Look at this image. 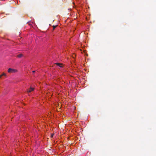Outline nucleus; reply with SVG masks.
Masks as SVG:
<instances>
[{
	"label": "nucleus",
	"instance_id": "obj_1",
	"mask_svg": "<svg viewBox=\"0 0 156 156\" xmlns=\"http://www.w3.org/2000/svg\"><path fill=\"white\" fill-rule=\"evenodd\" d=\"M16 72V70L10 68H9L8 70V72L9 73H15Z\"/></svg>",
	"mask_w": 156,
	"mask_h": 156
},
{
	"label": "nucleus",
	"instance_id": "obj_2",
	"mask_svg": "<svg viewBox=\"0 0 156 156\" xmlns=\"http://www.w3.org/2000/svg\"><path fill=\"white\" fill-rule=\"evenodd\" d=\"M34 90V88L31 87L30 89L27 90V93L30 92Z\"/></svg>",
	"mask_w": 156,
	"mask_h": 156
},
{
	"label": "nucleus",
	"instance_id": "obj_3",
	"mask_svg": "<svg viewBox=\"0 0 156 156\" xmlns=\"http://www.w3.org/2000/svg\"><path fill=\"white\" fill-rule=\"evenodd\" d=\"M55 64L57 65V66H58L61 67H62V64H61V63H55Z\"/></svg>",
	"mask_w": 156,
	"mask_h": 156
},
{
	"label": "nucleus",
	"instance_id": "obj_4",
	"mask_svg": "<svg viewBox=\"0 0 156 156\" xmlns=\"http://www.w3.org/2000/svg\"><path fill=\"white\" fill-rule=\"evenodd\" d=\"M23 56V55L22 54H20L18 55L17 57L19 58H20L22 57Z\"/></svg>",
	"mask_w": 156,
	"mask_h": 156
},
{
	"label": "nucleus",
	"instance_id": "obj_5",
	"mask_svg": "<svg viewBox=\"0 0 156 156\" xmlns=\"http://www.w3.org/2000/svg\"><path fill=\"white\" fill-rule=\"evenodd\" d=\"M57 26V25H56V26H53V30H54Z\"/></svg>",
	"mask_w": 156,
	"mask_h": 156
},
{
	"label": "nucleus",
	"instance_id": "obj_6",
	"mask_svg": "<svg viewBox=\"0 0 156 156\" xmlns=\"http://www.w3.org/2000/svg\"><path fill=\"white\" fill-rule=\"evenodd\" d=\"M2 76H6V74L4 73H3L2 74Z\"/></svg>",
	"mask_w": 156,
	"mask_h": 156
},
{
	"label": "nucleus",
	"instance_id": "obj_7",
	"mask_svg": "<svg viewBox=\"0 0 156 156\" xmlns=\"http://www.w3.org/2000/svg\"><path fill=\"white\" fill-rule=\"evenodd\" d=\"M54 134H51V138H52L53 137Z\"/></svg>",
	"mask_w": 156,
	"mask_h": 156
},
{
	"label": "nucleus",
	"instance_id": "obj_8",
	"mask_svg": "<svg viewBox=\"0 0 156 156\" xmlns=\"http://www.w3.org/2000/svg\"><path fill=\"white\" fill-rule=\"evenodd\" d=\"M2 76V75H0V78Z\"/></svg>",
	"mask_w": 156,
	"mask_h": 156
},
{
	"label": "nucleus",
	"instance_id": "obj_9",
	"mask_svg": "<svg viewBox=\"0 0 156 156\" xmlns=\"http://www.w3.org/2000/svg\"><path fill=\"white\" fill-rule=\"evenodd\" d=\"M32 72H33V73H34L35 72V71H32Z\"/></svg>",
	"mask_w": 156,
	"mask_h": 156
}]
</instances>
